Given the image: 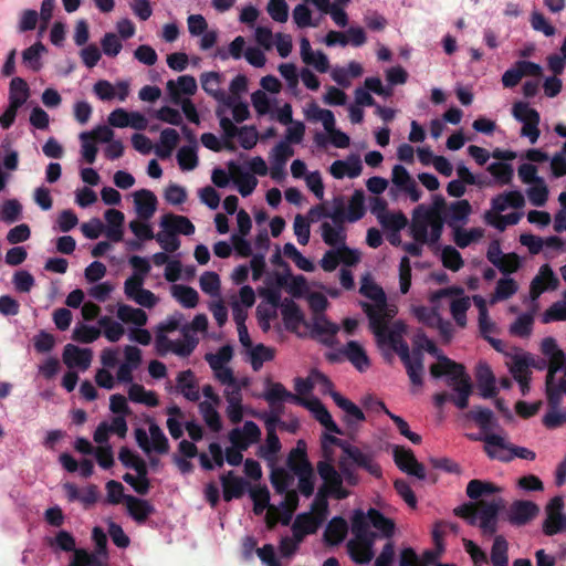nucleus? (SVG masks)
I'll return each mask as SVG.
<instances>
[{
    "mask_svg": "<svg viewBox=\"0 0 566 566\" xmlns=\"http://www.w3.org/2000/svg\"><path fill=\"white\" fill-rule=\"evenodd\" d=\"M360 293L373 301V303L363 302L361 307L369 319V326L377 343H398L400 332H405V324L396 322L389 327V322L397 314V308L387 303L384 290L373 281L366 280L360 286Z\"/></svg>",
    "mask_w": 566,
    "mask_h": 566,
    "instance_id": "obj_1",
    "label": "nucleus"
},
{
    "mask_svg": "<svg viewBox=\"0 0 566 566\" xmlns=\"http://www.w3.org/2000/svg\"><path fill=\"white\" fill-rule=\"evenodd\" d=\"M263 398L269 402L270 406H274L277 402L284 401H290L302 406L310 410L313 417L322 426H324L327 431L336 434H343L337 423L333 420L332 415L327 408L316 397L306 399L292 394L281 382H270L263 394Z\"/></svg>",
    "mask_w": 566,
    "mask_h": 566,
    "instance_id": "obj_2",
    "label": "nucleus"
},
{
    "mask_svg": "<svg viewBox=\"0 0 566 566\" xmlns=\"http://www.w3.org/2000/svg\"><path fill=\"white\" fill-rule=\"evenodd\" d=\"M444 208L442 196H436L431 206L419 205L413 210L410 233L418 242L437 243L442 234L443 220L441 210Z\"/></svg>",
    "mask_w": 566,
    "mask_h": 566,
    "instance_id": "obj_3",
    "label": "nucleus"
},
{
    "mask_svg": "<svg viewBox=\"0 0 566 566\" xmlns=\"http://www.w3.org/2000/svg\"><path fill=\"white\" fill-rule=\"evenodd\" d=\"M432 377L447 376L448 386L455 392L452 396L453 403L459 409H465L469 405V397L472 392L470 377L465 374L464 367L447 357L441 358L438 364L430 367Z\"/></svg>",
    "mask_w": 566,
    "mask_h": 566,
    "instance_id": "obj_4",
    "label": "nucleus"
},
{
    "mask_svg": "<svg viewBox=\"0 0 566 566\" xmlns=\"http://www.w3.org/2000/svg\"><path fill=\"white\" fill-rule=\"evenodd\" d=\"M504 507L502 497L491 502H482L476 509L473 504H463L454 509V514L465 518L471 525H478L483 534L492 535L496 532L497 514Z\"/></svg>",
    "mask_w": 566,
    "mask_h": 566,
    "instance_id": "obj_5",
    "label": "nucleus"
},
{
    "mask_svg": "<svg viewBox=\"0 0 566 566\" xmlns=\"http://www.w3.org/2000/svg\"><path fill=\"white\" fill-rule=\"evenodd\" d=\"M402 333L403 332H400V339L396 344H392V343H378V344L380 346L387 345V346L394 348L398 353L399 357L401 358V360L406 367V370L410 378V381L412 382L413 386L420 387V386H422L423 355L419 349L410 353L408 344L406 342H403V339H402Z\"/></svg>",
    "mask_w": 566,
    "mask_h": 566,
    "instance_id": "obj_6",
    "label": "nucleus"
},
{
    "mask_svg": "<svg viewBox=\"0 0 566 566\" xmlns=\"http://www.w3.org/2000/svg\"><path fill=\"white\" fill-rule=\"evenodd\" d=\"M166 413L168 416L166 421L167 429L172 439L177 440L181 438L184 434V428L187 430L193 442L202 439L203 430L201 426L193 420L185 421V413L177 405L167 407Z\"/></svg>",
    "mask_w": 566,
    "mask_h": 566,
    "instance_id": "obj_7",
    "label": "nucleus"
},
{
    "mask_svg": "<svg viewBox=\"0 0 566 566\" xmlns=\"http://www.w3.org/2000/svg\"><path fill=\"white\" fill-rule=\"evenodd\" d=\"M135 439L145 453L156 452L165 454L169 451V442L161 428L156 422H150L148 432L143 428L135 430Z\"/></svg>",
    "mask_w": 566,
    "mask_h": 566,
    "instance_id": "obj_8",
    "label": "nucleus"
},
{
    "mask_svg": "<svg viewBox=\"0 0 566 566\" xmlns=\"http://www.w3.org/2000/svg\"><path fill=\"white\" fill-rule=\"evenodd\" d=\"M182 338L171 340L167 335H156L155 347L160 356L168 353H174L180 357H188L197 346V339L193 338L189 329L184 327L181 329Z\"/></svg>",
    "mask_w": 566,
    "mask_h": 566,
    "instance_id": "obj_9",
    "label": "nucleus"
},
{
    "mask_svg": "<svg viewBox=\"0 0 566 566\" xmlns=\"http://www.w3.org/2000/svg\"><path fill=\"white\" fill-rule=\"evenodd\" d=\"M328 360L336 363L347 359L360 373L367 370L370 366V360L364 347L356 340H349L342 348L335 353L327 355Z\"/></svg>",
    "mask_w": 566,
    "mask_h": 566,
    "instance_id": "obj_10",
    "label": "nucleus"
},
{
    "mask_svg": "<svg viewBox=\"0 0 566 566\" xmlns=\"http://www.w3.org/2000/svg\"><path fill=\"white\" fill-rule=\"evenodd\" d=\"M144 277L130 275L124 282V293L126 297L136 304L151 308L158 303V297L149 290L144 289Z\"/></svg>",
    "mask_w": 566,
    "mask_h": 566,
    "instance_id": "obj_11",
    "label": "nucleus"
},
{
    "mask_svg": "<svg viewBox=\"0 0 566 566\" xmlns=\"http://www.w3.org/2000/svg\"><path fill=\"white\" fill-rule=\"evenodd\" d=\"M455 294L458 297H454L450 302V312L459 327H464L467 325V312L470 308V298L463 294L462 289H442L436 293V297L449 296Z\"/></svg>",
    "mask_w": 566,
    "mask_h": 566,
    "instance_id": "obj_12",
    "label": "nucleus"
},
{
    "mask_svg": "<svg viewBox=\"0 0 566 566\" xmlns=\"http://www.w3.org/2000/svg\"><path fill=\"white\" fill-rule=\"evenodd\" d=\"M344 457L352 461L356 467L366 470L375 478H381L382 470L375 460L373 452H365L356 446H344Z\"/></svg>",
    "mask_w": 566,
    "mask_h": 566,
    "instance_id": "obj_13",
    "label": "nucleus"
},
{
    "mask_svg": "<svg viewBox=\"0 0 566 566\" xmlns=\"http://www.w3.org/2000/svg\"><path fill=\"white\" fill-rule=\"evenodd\" d=\"M392 453L396 465L402 472L413 475L419 480L426 479V469L423 464L418 462L413 452L410 449H406L400 446H395Z\"/></svg>",
    "mask_w": 566,
    "mask_h": 566,
    "instance_id": "obj_14",
    "label": "nucleus"
},
{
    "mask_svg": "<svg viewBox=\"0 0 566 566\" xmlns=\"http://www.w3.org/2000/svg\"><path fill=\"white\" fill-rule=\"evenodd\" d=\"M478 439L484 442V452L490 459L501 462L512 461V444L506 442L503 437L495 433H486Z\"/></svg>",
    "mask_w": 566,
    "mask_h": 566,
    "instance_id": "obj_15",
    "label": "nucleus"
},
{
    "mask_svg": "<svg viewBox=\"0 0 566 566\" xmlns=\"http://www.w3.org/2000/svg\"><path fill=\"white\" fill-rule=\"evenodd\" d=\"M93 92L101 101L117 98L124 102L129 94V83L127 81H118L116 84H112L107 80H99L94 84Z\"/></svg>",
    "mask_w": 566,
    "mask_h": 566,
    "instance_id": "obj_16",
    "label": "nucleus"
},
{
    "mask_svg": "<svg viewBox=\"0 0 566 566\" xmlns=\"http://www.w3.org/2000/svg\"><path fill=\"white\" fill-rule=\"evenodd\" d=\"M261 430L254 421H245L242 428H234L229 432V440L234 447L248 449L259 442Z\"/></svg>",
    "mask_w": 566,
    "mask_h": 566,
    "instance_id": "obj_17",
    "label": "nucleus"
},
{
    "mask_svg": "<svg viewBox=\"0 0 566 566\" xmlns=\"http://www.w3.org/2000/svg\"><path fill=\"white\" fill-rule=\"evenodd\" d=\"M63 363L70 368H78L85 371L90 368L93 352L91 348H81L73 344L65 345L62 354Z\"/></svg>",
    "mask_w": 566,
    "mask_h": 566,
    "instance_id": "obj_18",
    "label": "nucleus"
},
{
    "mask_svg": "<svg viewBox=\"0 0 566 566\" xmlns=\"http://www.w3.org/2000/svg\"><path fill=\"white\" fill-rule=\"evenodd\" d=\"M332 399L335 405L344 411L343 421L349 429L357 428L358 424L366 420L363 410L339 392H332Z\"/></svg>",
    "mask_w": 566,
    "mask_h": 566,
    "instance_id": "obj_19",
    "label": "nucleus"
},
{
    "mask_svg": "<svg viewBox=\"0 0 566 566\" xmlns=\"http://www.w3.org/2000/svg\"><path fill=\"white\" fill-rule=\"evenodd\" d=\"M538 506L526 500H518L512 503L507 518L513 525H525L538 514Z\"/></svg>",
    "mask_w": 566,
    "mask_h": 566,
    "instance_id": "obj_20",
    "label": "nucleus"
},
{
    "mask_svg": "<svg viewBox=\"0 0 566 566\" xmlns=\"http://www.w3.org/2000/svg\"><path fill=\"white\" fill-rule=\"evenodd\" d=\"M541 350L543 355L549 360L547 376H555L563 369L565 360L564 352L558 347L555 338L553 337H545L542 340Z\"/></svg>",
    "mask_w": 566,
    "mask_h": 566,
    "instance_id": "obj_21",
    "label": "nucleus"
},
{
    "mask_svg": "<svg viewBox=\"0 0 566 566\" xmlns=\"http://www.w3.org/2000/svg\"><path fill=\"white\" fill-rule=\"evenodd\" d=\"M474 301L479 307V328L482 336L489 340V343L496 349H502V342L491 337L496 329L495 324L491 321L485 302L482 297H474Z\"/></svg>",
    "mask_w": 566,
    "mask_h": 566,
    "instance_id": "obj_22",
    "label": "nucleus"
},
{
    "mask_svg": "<svg viewBox=\"0 0 566 566\" xmlns=\"http://www.w3.org/2000/svg\"><path fill=\"white\" fill-rule=\"evenodd\" d=\"M324 522L312 513L298 514L292 524V534L298 539H304L305 536L315 534Z\"/></svg>",
    "mask_w": 566,
    "mask_h": 566,
    "instance_id": "obj_23",
    "label": "nucleus"
},
{
    "mask_svg": "<svg viewBox=\"0 0 566 566\" xmlns=\"http://www.w3.org/2000/svg\"><path fill=\"white\" fill-rule=\"evenodd\" d=\"M63 489L70 502L78 501L86 507L96 503L98 499V490L94 484L80 490L76 484L67 482L63 485Z\"/></svg>",
    "mask_w": 566,
    "mask_h": 566,
    "instance_id": "obj_24",
    "label": "nucleus"
},
{
    "mask_svg": "<svg viewBox=\"0 0 566 566\" xmlns=\"http://www.w3.org/2000/svg\"><path fill=\"white\" fill-rule=\"evenodd\" d=\"M221 484L223 491V500L230 502L233 499H240L247 491L248 482L240 476L234 475L232 471L221 476Z\"/></svg>",
    "mask_w": 566,
    "mask_h": 566,
    "instance_id": "obj_25",
    "label": "nucleus"
},
{
    "mask_svg": "<svg viewBox=\"0 0 566 566\" xmlns=\"http://www.w3.org/2000/svg\"><path fill=\"white\" fill-rule=\"evenodd\" d=\"M476 382L482 398H493L497 395L495 377L486 363L479 364L476 369Z\"/></svg>",
    "mask_w": 566,
    "mask_h": 566,
    "instance_id": "obj_26",
    "label": "nucleus"
},
{
    "mask_svg": "<svg viewBox=\"0 0 566 566\" xmlns=\"http://www.w3.org/2000/svg\"><path fill=\"white\" fill-rule=\"evenodd\" d=\"M301 56L305 64L313 65L318 72L326 73L329 67V62L322 51L314 52L307 38H302L300 41Z\"/></svg>",
    "mask_w": 566,
    "mask_h": 566,
    "instance_id": "obj_27",
    "label": "nucleus"
},
{
    "mask_svg": "<svg viewBox=\"0 0 566 566\" xmlns=\"http://www.w3.org/2000/svg\"><path fill=\"white\" fill-rule=\"evenodd\" d=\"M374 544L371 541L352 538L347 543L348 554L356 564H368L375 555Z\"/></svg>",
    "mask_w": 566,
    "mask_h": 566,
    "instance_id": "obj_28",
    "label": "nucleus"
},
{
    "mask_svg": "<svg viewBox=\"0 0 566 566\" xmlns=\"http://www.w3.org/2000/svg\"><path fill=\"white\" fill-rule=\"evenodd\" d=\"M125 504L129 516L137 523H144L155 512L154 506L147 500L134 495H126Z\"/></svg>",
    "mask_w": 566,
    "mask_h": 566,
    "instance_id": "obj_29",
    "label": "nucleus"
},
{
    "mask_svg": "<svg viewBox=\"0 0 566 566\" xmlns=\"http://www.w3.org/2000/svg\"><path fill=\"white\" fill-rule=\"evenodd\" d=\"M134 202L137 214L142 219H149L156 211L157 198L150 190L142 189L134 193Z\"/></svg>",
    "mask_w": 566,
    "mask_h": 566,
    "instance_id": "obj_30",
    "label": "nucleus"
},
{
    "mask_svg": "<svg viewBox=\"0 0 566 566\" xmlns=\"http://www.w3.org/2000/svg\"><path fill=\"white\" fill-rule=\"evenodd\" d=\"M177 389L189 401L196 402L200 399V391L195 378V374L190 370L180 371L177 376Z\"/></svg>",
    "mask_w": 566,
    "mask_h": 566,
    "instance_id": "obj_31",
    "label": "nucleus"
},
{
    "mask_svg": "<svg viewBox=\"0 0 566 566\" xmlns=\"http://www.w3.org/2000/svg\"><path fill=\"white\" fill-rule=\"evenodd\" d=\"M361 170L363 166L358 157H353L348 160H335L329 168L332 176L336 179H342L346 176L356 178L361 174Z\"/></svg>",
    "mask_w": 566,
    "mask_h": 566,
    "instance_id": "obj_32",
    "label": "nucleus"
},
{
    "mask_svg": "<svg viewBox=\"0 0 566 566\" xmlns=\"http://www.w3.org/2000/svg\"><path fill=\"white\" fill-rule=\"evenodd\" d=\"M321 235L327 245L332 248H339L346 244V229L344 224L333 226L329 222L321 224Z\"/></svg>",
    "mask_w": 566,
    "mask_h": 566,
    "instance_id": "obj_33",
    "label": "nucleus"
},
{
    "mask_svg": "<svg viewBox=\"0 0 566 566\" xmlns=\"http://www.w3.org/2000/svg\"><path fill=\"white\" fill-rule=\"evenodd\" d=\"M546 397L551 407H559L563 395H566V376L556 379L555 376H546Z\"/></svg>",
    "mask_w": 566,
    "mask_h": 566,
    "instance_id": "obj_34",
    "label": "nucleus"
},
{
    "mask_svg": "<svg viewBox=\"0 0 566 566\" xmlns=\"http://www.w3.org/2000/svg\"><path fill=\"white\" fill-rule=\"evenodd\" d=\"M117 318L125 324H134L137 327H143L147 323V314L142 308H136L130 305L120 304L117 307Z\"/></svg>",
    "mask_w": 566,
    "mask_h": 566,
    "instance_id": "obj_35",
    "label": "nucleus"
},
{
    "mask_svg": "<svg viewBox=\"0 0 566 566\" xmlns=\"http://www.w3.org/2000/svg\"><path fill=\"white\" fill-rule=\"evenodd\" d=\"M30 96L28 83L21 77H13L9 87V104L22 107Z\"/></svg>",
    "mask_w": 566,
    "mask_h": 566,
    "instance_id": "obj_36",
    "label": "nucleus"
},
{
    "mask_svg": "<svg viewBox=\"0 0 566 566\" xmlns=\"http://www.w3.org/2000/svg\"><path fill=\"white\" fill-rule=\"evenodd\" d=\"M347 533V523L340 516L333 517L326 525L324 537L332 545H337L345 538Z\"/></svg>",
    "mask_w": 566,
    "mask_h": 566,
    "instance_id": "obj_37",
    "label": "nucleus"
},
{
    "mask_svg": "<svg viewBox=\"0 0 566 566\" xmlns=\"http://www.w3.org/2000/svg\"><path fill=\"white\" fill-rule=\"evenodd\" d=\"M502 489L495 485L494 483L478 479L471 480L467 485V495L471 500H479L483 496L500 493Z\"/></svg>",
    "mask_w": 566,
    "mask_h": 566,
    "instance_id": "obj_38",
    "label": "nucleus"
},
{
    "mask_svg": "<svg viewBox=\"0 0 566 566\" xmlns=\"http://www.w3.org/2000/svg\"><path fill=\"white\" fill-rule=\"evenodd\" d=\"M370 526H371V523H370L368 513L366 515H364L363 513H360L359 515H356L353 518V523H352V532L354 535L353 538L375 542L377 534L375 532L370 531Z\"/></svg>",
    "mask_w": 566,
    "mask_h": 566,
    "instance_id": "obj_39",
    "label": "nucleus"
},
{
    "mask_svg": "<svg viewBox=\"0 0 566 566\" xmlns=\"http://www.w3.org/2000/svg\"><path fill=\"white\" fill-rule=\"evenodd\" d=\"M167 90L174 98L180 94L192 95L197 91V82L191 75H181L176 82L168 81Z\"/></svg>",
    "mask_w": 566,
    "mask_h": 566,
    "instance_id": "obj_40",
    "label": "nucleus"
},
{
    "mask_svg": "<svg viewBox=\"0 0 566 566\" xmlns=\"http://www.w3.org/2000/svg\"><path fill=\"white\" fill-rule=\"evenodd\" d=\"M307 464L312 467L307 458L306 443L303 440H298L296 447L293 448L287 455L286 465L294 474L298 473V468Z\"/></svg>",
    "mask_w": 566,
    "mask_h": 566,
    "instance_id": "obj_41",
    "label": "nucleus"
},
{
    "mask_svg": "<svg viewBox=\"0 0 566 566\" xmlns=\"http://www.w3.org/2000/svg\"><path fill=\"white\" fill-rule=\"evenodd\" d=\"M163 228H169L174 233L191 235L195 233V226L184 216H165L161 220Z\"/></svg>",
    "mask_w": 566,
    "mask_h": 566,
    "instance_id": "obj_42",
    "label": "nucleus"
},
{
    "mask_svg": "<svg viewBox=\"0 0 566 566\" xmlns=\"http://www.w3.org/2000/svg\"><path fill=\"white\" fill-rule=\"evenodd\" d=\"M128 398L136 403H143L147 407H156L159 403L155 391L146 390L143 385L132 384L128 388Z\"/></svg>",
    "mask_w": 566,
    "mask_h": 566,
    "instance_id": "obj_43",
    "label": "nucleus"
},
{
    "mask_svg": "<svg viewBox=\"0 0 566 566\" xmlns=\"http://www.w3.org/2000/svg\"><path fill=\"white\" fill-rule=\"evenodd\" d=\"M172 296L186 308H193L198 305V292L188 285L175 284L171 287Z\"/></svg>",
    "mask_w": 566,
    "mask_h": 566,
    "instance_id": "obj_44",
    "label": "nucleus"
},
{
    "mask_svg": "<svg viewBox=\"0 0 566 566\" xmlns=\"http://www.w3.org/2000/svg\"><path fill=\"white\" fill-rule=\"evenodd\" d=\"M338 326L329 322L323 314H316L313 318L312 332L318 336H324L323 343L328 344L338 332Z\"/></svg>",
    "mask_w": 566,
    "mask_h": 566,
    "instance_id": "obj_45",
    "label": "nucleus"
},
{
    "mask_svg": "<svg viewBox=\"0 0 566 566\" xmlns=\"http://www.w3.org/2000/svg\"><path fill=\"white\" fill-rule=\"evenodd\" d=\"M371 526L375 527L382 537L390 538L395 533V523L391 518L386 517L376 509L368 510Z\"/></svg>",
    "mask_w": 566,
    "mask_h": 566,
    "instance_id": "obj_46",
    "label": "nucleus"
},
{
    "mask_svg": "<svg viewBox=\"0 0 566 566\" xmlns=\"http://www.w3.org/2000/svg\"><path fill=\"white\" fill-rule=\"evenodd\" d=\"M323 481L324 484L321 488H325V491H327L334 499L344 500L349 496V491L343 486L340 471H333V473Z\"/></svg>",
    "mask_w": 566,
    "mask_h": 566,
    "instance_id": "obj_47",
    "label": "nucleus"
},
{
    "mask_svg": "<svg viewBox=\"0 0 566 566\" xmlns=\"http://www.w3.org/2000/svg\"><path fill=\"white\" fill-rule=\"evenodd\" d=\"M214 403L201 401L199 403V412L201 413L205 423L212 432H219L222 428L220 415Z\"/></svg>",
    "mask_w": 566,
    "mask_h": 566,
    "instance_id": "obj_48",
    "label": "nucleus"
},
{
    "mask_svg": "<svg viewBox=\"0 0 566 566\" xmlns=\"http://www.w3.org/2000/svg\"><path fill=\"white\" fill-rule=\"evenodd\" d=\"M295 475L298 479V492L305 497L312 496L315 488V475L313 467H307V464L304 463L302 468H298V473Z\"/></svg>",
    "mask_w": 566,
    "mask_h": 566,
    "instance_id": "obj_49",
    "label": "nucleus"
},
{
    "mask_svg": "<svg viewBox=\"0 0 566 566\" xmlns=\"http://www.w3.org/2000/svg\"><path fill=\"white\" fill-rule=\"evenodd\" d=\"M488 171L499 186L510 185L514 176V169L512 165L507 163H492L488 166Z\"/></svg>",
    "mask_w": 566,
    "mask_h": 566,
    "instance_id": "obj_50",
    "label": "nucleus"
},
{
    "mask_svg": "<svg viewBox=\"0 0 566 566\" xmlns=\"http://www.w3.org/2000/svg\"><path fill=\"white\" fill-rule=\"evenodd\" d=\"M22 217V205L18 199H7L0 205V220L12 224Z\"/></svg>",
    "mask_w": 566,
    "mask_h": 566,
    "instance_id": "obj_51",
    "label": "nucleus"
},
{
    "mask_svg": "<svg viewBox=\"0 0 566 566\" xmlns=\"http://www.w3.org/2000/svg\"><path fill=\"white\" fill-rule=\"evenodd\" d=\"M97 323L103 335L112 343L118 342L125 334L123 325L109 316H102Z\"/></svg>",
    "mask_w": 566,
    "mask_h": 566,
    "instance_id": "obj_52",
    "label": "nucleus"
},
{
    "mask_svg": "<svg viewBox=\"0 0 566 566\" xmlns=\"http://www.w3.org/2000/svg\"><path fill=\"white\" fill-rule=\"evenodd\" d=\"M530 202L535 207H543L548 200L549 190L544 178L532 184L526 190Z\"/></svg>",
    "mask_w": 566,
    "mask_h": 566,
    "instance_id": "obj_53",
    "label": "nucleus"
},
{
    "mask_svg": "<svg viewBox=\"0 0 566 566\" xmlns=\"http://www.w3.org/2000/svg\"><path fill=\"white\" fill-rule=\"evenodd\" d=\"M45 46L40 42H35L22 52L23 63L34 72L42 67L41 54L45 52Z\"/></svg>",
    "mask_w": 566,
    "mask_h": 566,
    "instance_id": "obj_54",
    "label": "nucleus"
},
{
    "mask_svg": "<svg viewBox=\"0 0 566 566\" xmlns=\"http://www.w3.org/2000/svg\"><path fill=\"white\" fill-rule=\"evenodd\" d=\"M512 115L522 124L541 122L539 113L535 108L531 107L526 102L520 101L514 103L512 107Z\"/></svg>",
    "mask_w": 566,
    "mask_h": 566,
    "instance_id": "obj_55",
    "label": "nucleus"
},
{
    "mask_svg": "<svg viewBox=\"0 0 566 566\" xmlns=\"http://www.w3.org/2000/svg\"><path fill=\"white\" fill-rule=\"evenodd\" d=\"M482 237L483 230L480 228L467 230L461 227H457L453 231V241L461 249L469 247L472 242L480 240Z\"/></svg>",
    "mask_w": 566,
    "mask_h": 566,
    "instance_id": "obj_56",
    "label": "nucleus"
},
{
    "mask_svg": "<svg viewBox=\"0 0 566 566\" xmlns=\"http://www.w3.org/2000/svg\"><path fill=\"white\" fill-rule=\"evenodd\" d=\"M471 212L472 208L468 200L461 199L452 202L449 207V224L452 226L453 222L465 223Z\"/></svg>",
    "mask_w": 566,
    "mask_h": 566,
    "instance_id": "obj_57",
    "label": "nucleus"
},
{
    "mask_svg": "<svg viewBox=\"0 0 566 566\" xmlns=\"http://www.w3.org/2000/svg\"><path fill=\"white\" fill-rule=\"evenodd\" d=\"M249 355L253 370L258 371L262 368L264 363L274 358V350L263 344H258L251 348Z\"/></svg>",
    "mask_w": 566,
    "mask_h": 566,
    "instance_id": "obj_58",
    "label": "nucleus"
},
{
    "mask_svg": "<svg viewBox=\"0 0 566 566\" xmlns=\"http://www.w3.org/2000/svg\"><path fill=\"white\" fill-rule=\"evenodd\" d=\"M307 118L314 122H321L326 132L331 133L335 129V116L332 111L319 108L313 104L307 111Z\"/></svg>",
    "mask_w": 566,
    "mask_h": 566,
    "instance_id": "obj_59",
    "label": "nucleus"
},
{
    "mask_svg": "<svg viewBox=\"0 0 566 566\" xmlns=\"http://www.w3.org/2000/svg\"><path fill=\"white\" fill-rule=\"evenodd\" d=\"M232 357L233 348L230 345H223L216 353L205 355V359L211 369H219L221 366H227Z\"/></svg>",
    "mask_w": 566,
    "mask_h": 566,
    "instance_id": "obj_60",
    "label": "nucleus"
},
{
    "mask_svg": "<svg viewBox=\"0 0 566 566\" xmlns=\"http://www.w3.org/2000/svg\"><path fill=\"white\" fill-rule=\"evenodd\" d=\"M69 566H108L97 554H91L84 548L74 551Z\"/></svg>",
    "mask_w": 566,
    "mask_h": 566,
    "instance_id": "obj_61",
    "label": "nucleus"
},
{
    "mask_svg": "<svg viewBox=\"0 0 566 566\" xmlns=\"http://www.w3.org/2000/svg\"><path fill=\"white\" fill-rule=\"evenodd\" d=\"M491 562L493 566H507V542L506 539L499 535L494 538L492 549H491Z\"/></svg>",
    "mask_w": 566,
    "mask_h": 566,
    "instance_id": "obj_62",
    "label": "nucleus"
},
{
    "mask_svg": "<svg viewBox=\"0 0 566 566\" xmlns=\"http://www.w3.org/2000/svg\"><path fill=\"white\" fill-rule=\"evenodd\" d=\"M177 161L182 170H193L198 166L196 146H182L177 153Z\"/></svg>",
    "mask_w": 566,
    "mask_h": 566,
    "instance_id": "obj_63",
    "label": "nucleus"
},
{
    "mask_svg": "<svg viewBox=\"0 0 566 566\" xmlns=\"http://www.w3.org/2000/svg\"><path fill=\"white\" fill-rule=\"evenodd\" d=\"M441 261L444 268L453 272L459 271L464 264L460 252L452 245L443 247L441 251Z\"/></svg>",
    "mask_w": 566,
    "mask_h": 566,
    "instance_id": "obj_64",
    "label": "nucleus"
}]
</instances>
